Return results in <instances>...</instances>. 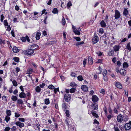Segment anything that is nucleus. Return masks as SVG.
Instances as JSON below:
<instances>
[{"instance_id":"nucleus-1","label":"nucleus","mask_w":131,"mask_h":131,"mask_svg":"<svg viewBox=\"0 0 131 131\" xmlns=\"http://www.w3.org/2000/svg\"><path fill=\"white\" fill-rule=\"evenodd\" d=\"M99 37L97 36V34L95 33L92 39V43L93 44L96 43L99 41Z\"/></svg>"},{"instance_id":"nucleus-2","label":"nucleus","mask_w":131,"mask_h":131,"mask_svg":"<svg viewBox=\"0 0 131 131\" xmlns=\"http://www.w3.org/2000/svg\"><path fill=\"white\" fill-rule=\"evenodd\" d=\"M38 13L36 12H34L33 13H31L32 19L33 20H36L39 16L38 14Z\"/></svg>"},{"instance_id":"nucleus-3","label":"nucleus","mask_w":131,"mask_h":131,"mask_svg":"<svg viewBox=\"0 0 131 131\" xmlns=\"http://www.w3.org/2000/svg\"><path fill=\"white\" fill-rule=\"evenodd\" d=\"M34 52V50L31 49L25 50L23 51V53L25 54H28L29 55L32 54Z\"/></svg>"},{"instance_id":"nucleus-4","label":"nucleus","mask_w":131,"mask_h":131,"mask_svg":"<svg viewBox=\"0 0 131 131\" xmlns=\"http://www.w3.org/2000/svg\"><path fill=\"white\" fill-rule=\"evenodd\" d=\"M91 99L93 103H97L99 99L96 95H93L92 96Z\"/></svg>"},{"instance_id":"nucleus-5","label":"nucleus","mask_w":131,"mask_h":131,"mask_svg":"<svg viewBox=\"0 0 131 131\" xmlns=\"http://www.w3.org/2000/svg\"><path fill=\"white\" fill-rule=\"evenodd\" d=\"M115 19L119 18L121 16L119 12L117 10L115 11Z\"/></svg>"},{"instance_id":"nucleus-6","label":"nucleus","mask_w":131,"mask_h":131,"mask_svg":"<svg viewBox=\"0 0 131 131\" xmlns=\"http://www.w3.org/2000/svg\"><path fill=\"white\" fill-rule=\"evenodd\" d=\"M64 98L66 102H68L71 99V96L70 95L68 94H66L64 95Z\"/></svg>"},{"instance_id":"nucleus-7","label":"nucleus","mask_w":131,"mask_h":131,"mask_svg":"<svg viewBox=\"0 0 131 131\" xmlns=\"http://www.w3.org/2000/svg\"><path fill=\"white\" fill-rule=\"evenodd\" d=\"M117 121L119 122H122L123 120V118L122 115L121 114H119L118 115L117 117Z\"/></svg>"},{"instance_id":"nucleus-8","label":"nucleus","mask_w":131,"mask_h":131,"mask_svg":"<svg viewBox=\"0 0 131 131\" xmlns=\"http://www.w3.org/2000/svg\"><path fill=\"white\" fill-rule=\"evenodd\" d=\"M20 39L23 42H25L27 40L28 42H30V40L28 36H26L25 37H23L20 38Z\"/></svg>"},{"instance_id":"nucleus-9","label":"nucleus","mask_w":131,"mask_h":131,"mask_svg":"<svg viewBox=\"0 0 131 131\" xmlns=\"http://www.w3.org/2000/svg\"><path fill=\"white\" fill-rule=\"evenodd\" d=\"M81 30V29L79 27L78 29H77L74 30H73V31L75 35H79L80 34V31Z\"/></svg>"},{"instance_id":"nucleus-10","label":"nucleus","mask_w":131,"mask_h":131,"mask_svg":"<svg viewBox=\"0 0 131 131\" xmlns=\"http://www.w3.org/2000/svg\"><path fill=\"white\" fill-rule=\"evenodd\" d=\"M91 106L93 110H96L98 109V105L97 103H92Z\"/></svg>"},{"instance_id":"nucleus-11","label":"nucleus","mask_w":131,"mask_h":131,"mask_svg":"<svg viewBox=\"0 0 131 131\" xmlns=\"http://www.w3.org/2000/svg\"><path fill=\"white\" fill-rule=\"evenodd\" d=\"M15 124L17 126H19L20 128H21L24 126V123H21L19 121L16 122Z\"/></svg>"},{"instance_id":"nucleus-12","label":"nucleus","mask_w":131,"mask_h":131,"mask_svg":"<svg viewBox=\"0 0 131 131\" xmlns=\"http://www.w3.org/2000/svg\"><path fill=\"white\" fill-rule=\"evenodd\" d=\"M124 126L125 129L126 130H128L131 128V124L130 123H127L125 124Z\"/></svg>"},{"instance_id":"nucleus-13","label":"nucleus","mask_w":131,"mask_h":131,"mask_svg":"<svg viewBox=\"0 0 131 131\" xmlns=\"http://www.w3.org/2000/svg\"><path fill=\"white\" fill-rule=\"evenodd\" d=\"M41 35V33L40 32L38 31L36 32L35 38L37 40H38L39 39Z\"/></svg>"},{"instance_id":"nucleus-14","label":"nucleus","mask_w":131,"mask_h":131,"mask_svg":"<svg viewBox=\"0 0 131 131\" xmlns=\"http://www.w3.org/2000/svg\"><path fill=\"white\" fill-rule=\"evenodd\" d=\"M26 96V94L24 92H21L19 95V97L21 98H25Z\"/></svg>"},{"instance_id":"nucleus-15","label":"nucleus","mask_w":131,"mask_h":131,"mask_svg":"<svg viewBox=\"0 0 131 131\" xmlns=\"http://www.w3.org/2000/svg\"><path fill=\"white\" fill-rule=\"evenodd\" d=\"M120 47L119 45H115L114 47H113V48L114 49L113 50L115 52L118 51L120 48Z\"/></svg>"},{"instance_id":"nucleus-16","label":"nucleus","mask_w":131,"mask_h":131,"mask_svg":"<svg viewBox=\"0 0 131 131\" xmlns=\"http://www.w3.org/2000/svg\"><path fill=\"white\" fill-rule=\"evenodd\" d=\"M91 113L92 114V115L95 117L96 118L99 117V116L98 114H96L95 111L92 110L91 111Z\"/></svg>"},{"instance_id":"nucleus-17","label":"nucleus","mask_w":131,"mask_h":131,"mask_svg":"<svg viewBox=\"0 0 131 131\" xmlns=\"http://www.w3.org/2000/svg\"><path fill=\"white\" fill-rule=\"evenodd\" d=\"M115 86L118 88L121 89L122 88V84L119 82L115 83Z\"/></svg>"},{"instance_id":"nucleus-18","label":"nucleus","mask_w":131,"mask_h":131,"mask_svg":"<svg viewBox=\"0 0 131 131\" xmlns=\"http://www.w3.org/2000/svg\"><path fill=\"white\" fill-rule=\"evenodd\" d=\"M81 88L84 91H86L88 90V87L85 85H82Z\"/></svg>"},{"instance_id":"nucleus-19","label":"nucleus","mask_w":131,"mask_h":131,"mask_svg":"<svg viewBox=\"0 0 131 131\" xmlns=\"http://www.w3.org/2000/svg\"><path fill=\"white\" fill-rule=\"evenodd\" d=\"M119 73L122 75H125L126 74V71L124 69H122L120 70Z\"/></svg>"},{"instance_id":"nucleus-20","label":"nucleus","mask_w":131,"mask_h":131,"mask_svg":"<svg viewBox=\"0 0 131 131\" xmlns=\"http://www.w3.org/2000/svg\"><path fill=\"white\" fill-rule=\"evenodd\" d=\"M101 26L105 28L106 27V23L103 20H102L100 23Z\"/></svg>"},{"instance_id":"nucleus-21","label":"nucleus","mask_w":131,"mask_h":131,"mask_svg":"<svg viewBox=\"0 0 131 131\" xmlns=\"http://www.w3.org/2000/svg\"><path fill=\"white\" fill-rule=\"evenodd\" d=\"M108 54L110 56H114V51L112 50H111L108 52Z\"/></svg>"},{"instance_id":"nucleus-22","label":"nucleus","mask_w":131,"mask_h":131,"mask_svg":"<svg viewBox=\"0 0 131 131\" xmlns=\"http://www.w3.org/2000/svg\"><path fill=\"white\" fill-rule=\"evenodd\" d=\"M13 51L14 53H16L19 52V49L15 46L13 48Z\"/></svg>"},{"instance_id":"nucleus-23","label":"nucleus","mask_w":131,"mask_h":131,"mask_svg":"<svg viewBox=\"0 0 131 131\" xmlns=\"http://www.w3.org/2000/svg\"><path fill=\"white\" fill-rule=\"evenodd\" d=\"M123 14L125 16L128 15V12L127 9L126 8H125L123 12Z\"/></svg>"},{"instance_id":"nucleus-24","label":"nucleus","mask_w":131,"mask_h":131,"mask_svg":"<svg viewBox=\"0 0 131 131\" xmlns=\"http://www.w3.org/2000/svg\"><path fill=\"white\" fill-rule=\"evenodd\" d=\"M70 86L72 87L75 88L77 86V84L74 82H71L70 83Z\"/></svg>"},{"instance_id":"nucleus-25","label":"nucleus","mask_w":131,"mask_h":131,"mask_svg":"<svg viewBox=\"0 0 131 131\" xmlns=\"http://www.w3.org/2000/svg\"><path fill=\"white\" fill-rule=\"evenodd\" d=\"M33 72V69L30 68L27 71V73L29 74H32Z\"/></svg>"},{"instance_id":"nucleus-26","label":"nucleus","mask_w":131,"mask_h":131,"mask_svg":"<svg viewBox=\"0 0 131 131\" xmlns=\"http://www.w3.org/2000/svg\"><path fill=\"white\" fill-rule=\"evenodd\" d=\"M3 24L5 27H7L9 25L7 20H4Z\"/></svg>"},{"instance_id":"nucleus-27","label":"nucleus","mask_w":131,"mask_h":131,"mask_svg":"<svg viewBox=\"0 0 131 131\" xmlns=\"http://www.w3.org/2000/svg\"><path fill=\"white\" fill-rule=\"evenodd\" d=\"M36 91L38 93H39L41 91V89L40 87L37 86L35 88Z\"/></svg>"},{"instance_id":"nucleus-28","label":"nucleus","mask_w":131,"mask_h":131,"mask_svg":"<svg viewBox=\"0 0 131 131\" xmlns=\"http://www.w3.org/2000/svg\"><path fill=\"white\" fill-rule=\"evenodd\" d=\"M126 48L129 51L131 50V47L130 46V43H128L126 46Z\"/></svg>"},{"instance_id":"nucleus-29","label":"nucleus","mask_w":131,"mask_h":131,"mask_svg":"<svg viewBox=\"0 0 131 131\" xmlns=\"http://www.w3.org/2000/svg\"><path fill=\"white\" fill-rule=\"evenodd\" d=\"M26 16L27 18L30 19L31 17V13H30L28 12Z\"/></svg>"},{"instance_id":"nucleus-30","label":"nucleus","mask_w":131,"mask_h":131,"mask_svg":"<svg viewBox=\"0 0 131 131\" xmlns=\"http://www.w3.org/2000/svg\"><path fill=\"white\" fill-rule=\"evenodd\" d=\"M11 99L13 101H15L17 100V97L15 96L12 95L11 97Z\"/></svg>"},{"instance_id":"nucleus-31","label":"nucleus","mask_w":131,"mask_h":131,"mask_svg":"<svg viewBox=\"0 0 131 131\" xmlns=\"http://www.w3.org/2000/svg\"><path fill=\"white\" fill-rule=\"evenodd\" d=\"M17 102L18 104H22L23 103V101L21 99H17Z\"/></svg>"},{"instance_id":"nucleus-32","label":"nucleus","mask_w":131,"mask_h":131,"mask_svg":"<svg viewBox=\"0 0 131 131\" xmlns=\"http://www.w3.org/2000/svg\"><path fill=\"white\" fill-rule=\"evenodd\" d=\"M7 116H10L11 115V112L10 110H7L6 111Z\"/></svg>"},{"instance_id":"nucleus-33","label":"nucleus","mask_w":131,"mask_h":131,"mask_svg":"<svg viewBox=\"0 0 131 131\" xmlns=\"http://www.w3.org/2000/svg\"><path fill=\"white\" fill-rule=\"evenodd\" d=\"M45 103L46 105H48L50 104V101L48 98L46 99H45Z\"/></svg>"},{"instance_id":"nucleus-34","label":"nucleus","mask_w":131,"mask_h":131,"mask_svg":"<svg viewBox=\"0 0 131 131\" xmlns=\"http://www.w3.org/2000/svg\"><path fill=\"white\" fill-rule=\"evenodd\" d=\"M9 116H6L5 117V120L6 121L7 123L8 122V121L10 120V118L9 117Z\"/></svg>"},{"instance_id":"nucleus-35","label":"nucleus","mask_w":131,"mask_h":131,"mask_svg":"<svg viewBox=\"0 0 131 131\" xmlns=\"http://www.w3.org/2000/svg\"><path fill=\"white\" fill-rule=\"evenodd\" d=\"M54 43V42L52 41H49L46 43V45H52Z\"/></svg>"},{"instance_id":"nucleus-36","label":"nucleus","mask_w":131,"mask_h":131,"mask_svg":"<svg viewBox=\"0 0 131 131\" xmlns=\"http://www.w3.org/2000/svg\"><path fill=\"white\" fill-rule=\"evenodd\" d=\"M128 64L126 62H124L123 64V67L124 68H126L128 67Z\"/></svg>"},{"instance_id":"nucleus-37","label":"nucleus","mask_w":131,"mask_h":131,"mask_svg":"<svg viewBox=\"0 0 131 131\" xmlns=\"http://www.w3.org/2000/svg\"><path fill=\"white\" fill-rule=\"evenodd\" d=\"M76 90L75 88H71L70 89V92L71 93H74Z\"/></svg>"},{"instance_id":"nucleus-38","label":"nucleus","mask_w":131,"mask_h":131,"mask_svg":"<svg viewBox=\"0 0 131 131\" xmlns=\"http://www.w3.org/2000/svg\"><path fill=\"white\" fill-rule=\"evenodd\" d=\"M99 32L101 34H103L104 32L103 29L102 28H100L99 30Z\"/></svg>"},{"instance_id":"nucleus-39","label":"nucleus","mask_w":131,"mask_h":131,"mask_svg":"<svg viewBox=\"0 0 131 131\" xmlns=\"http://www.w3.org/2000/svg\"><path fill=\"white\" fill-rule=\"evenodd\" d=\"M58 12V10L57 8H54L52 11V13L55 14L57 13Z\"/></svg>"},{"instance_id":"nucleus-40","label":"nucleus","mask_w":131,"mask_h":131,"mask_svg":"<svg viewBox=\"0 0 131 131\" xmlns=\"http://www.w3.org/2000/svg\"><path fill=\"white\" fill-rule=\"evenodd\" d=\"M20 114L18 113L15 112V116L16 118H18L20 116Z\"/></svg>"},{"instance_id":"nucleus-41","label":"nucleus","mask_w":131,"mask_h":131,"mask_svg":"<svg viewBox=\"0 0 131 131\" xmlns=\"http://www.w3.org/2000/svg\"><path fill=\"white\" fill-rule=\"evenodd\" d=\"M2 100L3 101H6L7 99V96L4 95L2 97Z\"/></svg>"},{"instance_id":"nucleus-42","label":"nucleus","mask_w":131,"mask_h":131,"mask_svg":"<svg viewBox=\"0 0 131 131\" xmlns=\"http://www.w3.org/2000/svg\"><path fill=\"white\" fill-rule=\"evenodd\" d=\"M78 80L80 81H82L83 79L81 75H79L77 77Z\"/></svg>"},{"instance_id":"nucleus-43","label":"nucleus","mask_w":131,"mask_h":131,"mask_svg":"<svg viewBox=\"0 0 131 131\" xmlns=\"http://www.w3.org/2000/svg\"><path fill=\"white\" fill-rule=\"evenodd\" d=\"M12 83L14 86H16L17 85V82L15 80H13L12 81Z\"/></svg>"},{"instance_id":"nucleus-44","label":"nucleus","mask_w":131,"mask_h":131,"mask_svg":"<svg viewBox=\"0 0 131 131\" xmlns=\"http://www.w3.org/2000/svg\"><path fill=\"white\" fill-rule=\"evenodd\" d=\"M62 108L64 110H65L66 109L67 106L66 104L65 103H63L62 105Z\"/></svg>"},{"instance_id":"nucleus-45","label":"nucleus","mask_w":131,"mask_h":131,"mask_svg":"<svg viewBox=\"0 0 131 131\" xmlns=\"http://www.w3.org/2000/svg\"><path fill=\"white\" fill-rule=\"evenodd\" d=\"M84 43V42L83 41H81L80 42H77L76 44V45L77 46H78L79 45H82V44H83Z\"/></svg>"},{"instance_id":"nucleus-46","label":"nucleus","mask_w":131,"mask_h":131,"mask_svg":"<svg viewBox=\"0 0 131 131\" xmlns=\"http://www.w3.org/2000/svg\"><path fill=\"white\" fill-rule=\"evenodd\" d=\"M4 17L3 14H2L0 16V20L1 22L3 21V20L4 19Z\"/></svg>"},{"instance_id":"nucleus-47","label":"nucleus","mask_w":131,"mask_h":131,"mask_svg":"<svg viewBox=\"0 0 131 131\" xmlns=\"http://www.w3.org/2000/svg\"><path fill=\"white\" fill-rule=\"evenodd\" d=\"M71 120V119L70 118H67V120H66V121L67 124V125L68 126H69V123L70 122L69 121V120Z\"/></svg>"},{"instance_id":"nucleus-48","label":"nucleus","mask_w":131,"mask_h":131,"mask_svg":"<svg viewBox=\"0 0 131 131\" xmlns=\"http://www.w3.org/2000/svg\"><path fill=\"white\" fill-rule=\"evenodd\" d=\"M48 88L50 89H53L54 88V87L52 85L48 86Z\"/></svg>"},{"instance_id":"nucleus-49","label":"nucleus","mask_w":131,"mask_h":131,"mask_svg":"<svg viewBox=\"0 0 131 131\" xmlns=\"http://www.w3.org/2000/svg\"><path fill=\"white\" fill-rule=\"evenodd\" d=\"M13 59L16 62H18L19 61V59L18 58L15 57Z\"/></svg>"},{"instance_id":"nucleus-50","label":"nucleus","mask_w":131,"mask_h":131,"mask_svg":"<svg viewBox=\"0 0 131 131\" xmlns=\"http://www.w3.org/2000/svg\"><path fill=\"white\" fill-rule=\"evenodd\" d=\"M74 38L78 41H79L81 40V39L79 37H74Z\"/></svg>"},{"instance_id":"nucleus-51","label":"nucleus","mask_w":131,"mask_h":131,"mask_svg":"<svg viewBox=\"0 0 131 131\" xmlns=\"http://www.w3.org/2000/svg\"><path fill=\"white\" fill-rule=\"evenodd\" d=\"M66 115L67 117H69L70 116L69 112L67 110H66L65 112Z\"/></svg>"},{"instance_id":"nucleus-52","label":"nucleus","mask_w":131,"mask_h":131,"mask_svg":"<svg viewBox=\"0 0 131 131\" xmlns=\"http://www.w3.org/2000/svg\"><path fill=\"white\" fill-rule=\"evenodd\" d=\"M72 5V4L70 1H69L67 4V6L68 7H70Z\"/></svg>"},{"instance_id":"nucleus-53","label":"nucleus","mask_w":131,"mask_h":131,"mask_svg":"<svg viewBox=\"0 0 131 131\" xmlns=\"http://www.w3.org/2000/svg\"><path fill=\"white\" fill-rule=\"evenodd\" d=\"M113 111L114 113L116 114H117L118 113V111H117L116 108L115 107H114V108L113 109Z\"/></svg>"},{"instance_id":"nucleus-54","label":"nucleus","mask_w":131,"mask_h":131,"mask_svg":"<svg viewBox=\"0 0 131 131\" xmlns=\"http://www.w3.org/2000/svg\"><path fill=\"white\" fill-rule=\"evenodd\" d=\"M103 75L104 77V80L106 82L107 81L108 79L106 75H105L103 74Z\"/></svg>"},{"instance_id":"nucleus-55","label":"nucleus","mask_w":131,"mask_h":131,"mask_svg":"<svg viewBox=\"0 0 131 131\" xmlns=\"http://www.w3.org/2000/svg\"><path fill=\"white\" fill-rule=\"evenodd\" d=\"M62 22L63 25H64L66 23L65 20L64 18L63 17L62 18Z\"/></svg>"},{"instance_id":"nucleus-56","label":"nucleus","mask_w":131,"mask_h":131,"mask_svg":"<svg viewBox=\"0 0 131 131\" xmlns=\"http://www.w3.org/2000/svg\"><path fill=\"white\" fill-rule=\"evenodd\" d=\"M112 115L110 114L107 115V117L108 119V120H110L112 117Z\"/></svg>"},{"instance_id":"nucleus-57","label":"nucleus","mask_w":131,"mask_h":131,"mask_svg":"<svg viewBox=\"0 0 131 131\" xmlns=\"http://www.w3.org/2000/svg\"><path fill=\"white\" fill-rule=\"evenodd\" d=\"M71 76L72 77H77L76 74L73 72H72L71 73Z\"/></svg>"},{"instance_id":"nucleus-58","label":"nucleus","mask_w":131,"mask_h":131,"mask_svg":"<svg viewBox=\"0 0 131 131\" xmlns=\"http://www.w3.org/2000/svg\"><path fill=\"white\" fill-rule=\"evenodd\" d=\"M10 129V128L8 126L6 127L4 129V131H9Z\"/></svg>"},{"instance_id":"nucleus-59","label":"nucleus","mask_w":131,"mask_h":131,"mask_svg":"<svg viewBox=\"0 0 131 131\" xmlns=\"http://www.w3.org/2000/svg\"><path fill=\"white\" fill-rule=\"evenodd\" d=\"M19 121L22 122H24L25 121V119L24 118H19Z\"/></svg>"},{"instance_id":"nucleus-60","label":"nucleus","mask_w":131,"mask_h":131,"mask_svg":"<svg viewBox=\"0 0 131 131\" xmlns=\"http://www.w3.org/2000/svg\"><path fill=\"white\" fill-rule=\"evenodd\" d=\"M108 111L109 113L111 115H112V110L110 107L108 109Z\"/></svg>"},{"instance_id":"nucleus-61","label":"nucleus","mask_w":131,"mask_h":131,"mask_svg":"<svg viewBox=\"0 0 131 131\" xmlns=\"http://www.w3.org/2000/svg\"><path fill=\"white\" fill-rule=\"evenodd\" d=\"M17 129L16 127L15 126H13L11 129L12 131H14L16 130Z\"/></svg>"},{"instance_id":"nucleus-62","label":"nucleus","mask_w":131,"mask_h":131,"mask_svg":"<svg viewBox=\"0 0 131 131\" xmlns=\"http://www.w3.org/2000/svg\"><path fill=\"white\" fill-rule=\"evenodd\" d=\"M45 85V84L44 83H42V84H40L39 85V86L40 88H43L44 87Z\"/></svg>"},{"instance_id":"nucleus-63","label":"nucleus","mask_w":131,"mask_h":131,"mask_svg":"<svg viewBox=\"0 0 131 131\" xmlns=\"http://www.w3.org/2000/svg\"><path fill=\"white\" fill-rule=\"evenodd\" d=\"M100 91L101 93L103 94L105 93V90L103 89H102Z\"/></svg>"},{"instance_id":"nucleus-64","label":"nucleus","mask_w":131,"mask_h":131,"mask_svg":"<svg viewBox=\"0 0 131 131\" xmlns=\"http://www.w3.org/2000/svg\"><path fill=\"white\" fill-rule=\"evenodd\" d=\"M114 129L115 131H119V129L116 126H114Z\"/></svg>"}]
</instances>
